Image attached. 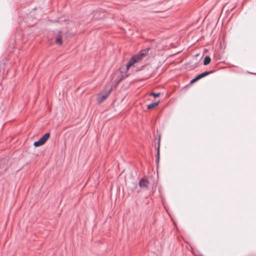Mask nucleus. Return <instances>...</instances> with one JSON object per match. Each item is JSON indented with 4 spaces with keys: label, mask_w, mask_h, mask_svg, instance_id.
<instances>
[{
    "label": "nucleus",
    "mask_w": 256,
    "mask_h": 256,
    "mask_svg": "<svg viewBox=\"0 0 256 256\" xmlns=\"http://www.w3.org/2000/svg\"><path fill=\"white\" fill-rule=\"evenodd\" d=\"M150 50V48H147L144 50H140L138 53L134 55L129 60L126 64V69L128 70L129 68L135 64L141 61L148 54Z\"/></svg>",
    "instance_id": "nucleus-1"
},
{
    "label": "nucleus",
    "mask_w": 256,
    "mask_h": 256,
    "mask_svg": "<svg viewBox=\"0 0 256 256\" xmlns=\"http://www.w3.org/2000/svg\"><path fill=\"white\" fill-rule=\"evenodd\" d=\"M148 180L144 178H142L139 182V186L140 187L146 190L148 189Z\"/></svg>",
    "instance_id": "nucleus-2"
},
{
    "label": "nucleus",
    "mask_w": 256,
    "mask_h": 256,
    "mask_svg": "<svg viewBox=\"0 0 256 256\" xmlns=\"http://www.w3.org/2000/svg\"><path fill=\"white\" fill-rule=\"evenodd\" d=\"M111 92V90H110L108 92L102 95H99L98 96V100L100 102H102L103 101H104L109 96Z\"/></svg>",
    "instance_id": "nucleus-3"
},
{
    "label": "nucleus",
    "mask_w": 256,
    "mask_h": 256,
    "mask_svg": "<svg viewBox=\"0 0 256 256\" xmlns=\"http://www.w3.org/2000/svg\"><path fill=\"white\" fill-rule=\"evenodd\" d=\"M61 32H58L56 38V44L62 45V38L61 36Z\"/></svg>",
    "instance_id": "nucleus-4"
},
{
    "label": "nucleus",
    "mask_w": 256,
    "mask_h": 256,
    "mask_svg": "<svg viewBox=\"0 0 256 256\" xmlns=\"http://www.w3.org/2000/svg\"><path fill=\"white\" fill-rule=\"evenodd\" d=\"M214 72V70L206 71L198 75L200 79Z\"/></svg>",
    "instance_id": "nucleus-5"
},
{
    "label": "nucleus",
    "mask_w": 256,
    "mask_h": 256,
    "mask_svg": "<svg viewBox=\"0 0 256 256\" xmlns=\"http://www.w3.org/2000/svg\"><path fill=\"white\" fill-rule=\"evenodd\" d=\"M50 134L49 132L46 133L40 139L42 140V142L45 143L46 141L48 140V138H50Z\"/></svg>",
    "instance_id": "nucleus-6"
},
{
    "label": "nucleus",
    "mask_w": 256,
    "mask_h": 256,
    "mask_svg": "<svg viewBox=\"0 0 256 256\" xmlns=\"http://www.w3.org/2000/svg\"><path fill=\"white\" fill-rule=\"evenodd\" d=\"M50 134L49 132L46 133L40 139L42 140V142L45 143L46 141L48 140V138H50Z\"/></svg>",
    "instance_id": "nucleus-7"
},
{
    "label": "nucleus",
    "mask_w": 256,
    "mask_h": 256,
    "mask_svg": "<svg viewBox=\"0 0 256 256\" xmlns=\"http://www.w3.org/2000/svg\"><path fill=\"white\" fill-rule=\"evenodd\" d=\"M44 143L42 142V140L40 138L38 141H36L34 142V146L35 147H38L43 145Z\"/></svg>",
    "instance_id": "nucleus-8"
},
{
    "label": "nucleus",
    "mask_w": 256,
    "mask_h": 256,
    "mask_svg": "<svg viewBox=\"0 0 256 256\" xmlns=\"http://www.w3.org/2000/svg\"><path fill=\"white\" fill-rule=\"evenodd\" d=\"M159 103H160V100H158V102H152V103L150 104H148V107H147L148 109V110L152 109L156 106H158Z\"/></svg>",
    "instance_id": "nucleus-9"
},
{
    "label": "nucleus",
    "mask_w": 256,
    "mask_h": 256,
    "mask_svg": "<svg viewBox=\"0 0 256 256\" xmlns=\"http://www.w3.org/2000/svg\"><path fill=\"white\" fill-rule=\"evenodd\" d=\"M211 58L210 56H206L204 60V65H208L209 64L210 62Z\"/></svg>",
    "instance_id": "nucleus-10"
},
{
    "label": "nucleus",
    "mask_w": 256,
    "mask_h": 256,
    "mask_svg": "<svg viewBox=\"0 0 256 256\" xmlns=\"http://www.w3.org/2000/svg\"><path fill=\"white\" fill-rule=\"evenodd\" d=\"M156 157L157 158H156V162L158 164L159 162V160H160V147H159V146H158V148H157Z\"/></svg>",
    "instance_id": "nucleus-11"
},
{
    "label": "nucleus",
    "mask_w": 256,
    "mask_h": 256,
    "mask_svg": "<svg viewBox=\"0 0 256 256\" xmlns=\"http://www.w3.org/2000/svg\"><path fill=\"white\" fill-rule=\"evenodd\" d=\"M160 92H158V93H154V92H152L150 94V96H154V97H158V96L160 95Z\"/></svg>",
    "instance_id": "nucleus-12"
},
{
    "label": "nucleus",
    "mask_w": 256,
    "mask_h": 256,
    "mask_svg": "<svg viewBox=\"0 0 256 256\" xmlns=\"http://www.w3.org/2000/svg\"><path fill=\"white\" fill-rule=\"evenodd\" d=\"M200 80L198 75L195 77L194 78H193L192 80H191V83H193L194 82H196V81L198 80Z\"/></svg>",
    "instance_id": "nucleus-13"
}]
</instances>
